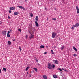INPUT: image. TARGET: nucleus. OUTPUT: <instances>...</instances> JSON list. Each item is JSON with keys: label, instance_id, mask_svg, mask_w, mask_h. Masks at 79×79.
<instances>
[{"label": "nucleus", "instance_id": "obj_48", "mask_svg": "<svg viewBox=\"0 0 79 79\" xmlns=\"http://www.w3.org/2000/svg\"><path fill=\"white\" fill-rule=\"evenodd\" d=\"M47 20H48V18H47Z\"/></svg>", "mask_w": 79, "mask_h": 79}, {"label": "nucleus", "instance_id": "obj_1", "mask_svg": "<svg viewBox=\"0 0 79 79\" xmlns=\"http://www.w3.org/2000/svg\"><path fill=\"white\" fill-rule=\"evenodd\" d=\"M32 29V27H31L29 28L28 29V31L29 32V33L30 34H31V35H30L29 37V39H32V38H33L34 37V35H32V33H31V30Z\"/></svg>", "mask_w": 79, "mask_h": 79}, {"label": "nucleus", "instance_id": "obj_21", "mask_svg": "<svg viewBox=\"0 0 79 79\" xmlns=\"http://www.w3.org/2000/svg\"><path fill=\"white\" fill-rule=\"evenodd\" d=\"M29 67H27V68L26 69V71H27L28 69H29Z\"/></svg>", "mask_w": 79, "mask_h": 79}, {"label": "nucleus", "instance_id": "obj_24", "mask_svg": "<svg viewBox=\"0 0 79 79\" xmlns=\"http://www.w3.org/2000/svg\"><path fill=\"white\" fill-rule=\"evenodd\" d=\"M30 16H31V17H32L33 16V14L32 13H31L30 14Z\"/></svg>", "mask_w": 79, "mask_h": 79}, {"label": "nucleus", "instance_id": "obj_49", "mask_svg": "<svg viewBox=\"0 0 79 79\" xmlns=\"http://www.w3.org/2000/svg\"><path fill=\"white\" fill-rule=\"evenodd\" d=\"M15 40H13V41H15Z\"/></svg>", "mask_w": 79, "mask_h": 79}, {"label": "nucleus", "instance_id": "obj_30", "mask_svg": "<svg viewBox=\"0 0 79 79\" xmlns=\"http://www.w3.org/2000/svg\"><path fill=\"white\" fill-rule=\"evenodd\" d=\"M52 68H55V65H54V64L52 65Z\"/></svg>", "mask_w": 79, "mask_h": 79}, {"label": "nucleus", "instance_id": "obj_27", "mask_svg": "<svg viewBox=\"0 0 79 79\" xmlns=\"http://www.w3.org/2000/svg\"><path fill=\"white\" fill-rule=\"evenodd\" d=\"M52 19H53V20H54V21H55V20H56V19L55 18H53Z\"/></svg>", "mask_w": 79, "mask_h": 79}, {"label": "nucleus", "instance_id": "obj_14", "mask_svg": "<svg viewBox=\"0 0 79 79\" xmlns=\"http://www.w3.org/2000/svg\"><path fill=\"white\" fill-rule=\"evenodd\" d=\"M53 77L54 78H55V79H56L57 78V76L56 75H53Z\"/></svg>", "mask_w": 79, "mask_h": 79}, {"label": "nucleus", "instance_id": "obj_39", "mask_svg": "<svg viewBox=\"0 0 79 79\" xmlns=\"http://www.w3.org/2000/svg\"><path fill=\"white\" fill-rule=\"evenodd\" d=\"M51 52H53V50H51Z\"/></svg>", "mask_w": 79, "mask_h": 79}, {"label": "nucleus", "instance_id": "obj_5", "mask_svg": "<svg viewBox=\"0 0 79 79\" xmlns=\"http://www.w3.org/2000/svg\"><path fill=\"white\" fill-rule=\"evenodd\" d=\"M6 32H7L6 31H4L1 32V33L2 35H5L6 34Z\"/></svg>", "mask_w": 79, "mask_h": 79}, {"label": "nucleus", "instance_id": "obj_47", "mask_svg": "<svg viewBox=\"0 0 79 79\" xmlns=\"http://www.w3.org/2000/svg\"><path fill=\"white\" fill-rule=\"evenodd\" d=\"M29 76L30 77H31V75H30Z\"/></svg>", "mask_w": 79, "mask_h": 79}, {"label": "nucleus", "instance_id": "obj_42", "mask_svg": "<svg viewBox=\"0 0 79 79\" xmlns=\"http://www.w3.org/2000/svg\"><path fill=\"white\" fill-rule=\"evenodd\" d=\"M54 48H56V46H54Z\"/></svg>", "mask_w": 79, "mask_h": 79}, {"label": "nucleus", "instance_id": "obj_11", "mask_svg": "<svg viewBox=\"0 0 79 79\" xmlns=\"http://www.w3.org/2000/svg\"><path fill=\"white\" fill-rule=\"evenodd\" d=\"M53 61L54 62V61H55V63L56 64H58V60H56L55 61V60H53Z\"/></svg>", "mask_w": 79, "mask_h": 79}, {"label": "nucleus", "instance_id": "obj_6", "mask_svg": "<svg viewBox=\"0 0 79 79\" xmlns=\"http://www.w3.org/2000/svg\"><path fill=\"white\" fill-rule=\"evenodd\" d=\"M73 26H74L75 27H77L78 26H79V23H77L75 25H73Z\"/></svg>", "mask_w": 79, "mask_h": 79}, {"label": "nucleus", "instance_id": "obj_43", "mask_svg": "<svg viewBox=\"0 0 79 79\" xmlns=\"http://www.w3.org/2000/svg\"><path fill=\"white\" fill-rule=\"evenodd\" d=\"M62 70H63L64 71L65 70H64V69H63V68H62Z\"/></svg>", "mask_w": 79, "mask_h": 79}, {"label": "nucleus", "instance_id": "obj_23", "mask_svg": "<svg viewBox=\"0 0 79 79\" xmlns=\"http://www.w3.org/2000/svg\"><path fill=\"white\" fill-rule=\"evenodd\" d=\"M6 68H3V70L4 71H6Z\"/></svg>", "mask_w": 79, "mask_h": 79}, {"label": "nucleus", "instance_id": "obj_26", "mask_svg": "<svg viewBox=\"0 0 79 79\" xmlns=\"http://www.w3.org/2000/svg\"><path fill=\"white\" fill-rule=\"evenodd\" d=\"M58 69L60 71H62V70L61 69V68H58Z\"/></svg>", "mask_w": 79, "mask_h": 79}, {"label": "nucleus", "instance_id": "obj_46", "mask_svg": "<svg viewBox=\"0 0 79 79\" xmlns=\"http://www.w3.org/2000/svg\"><path fill=\"white\" fill-rule=\"evenodd\" d=\"M33 29L34 30V31H35V28H33Z\"/></svg>", "mask_w": 79, "mask_h": 79}, {"label": "nucleus", "instance_id": "obj_36", "mask_svg": "<svg viewBox=\"0 0 79 79\" xmlns=\"http://www.w3.org/2000/svg\"><path fill=\"white\" fill-rule=\"evenodd\" d=\"M36 61L37 62L38 61V59H37L36 58Z\"/></svg>", "mask_w": 79, "mask_h": 79}, {"label": "nucleus", "instance_id": "obj_51", "mask_svg": "<svg viewBox=\"0 0 79 79\" xmlns=\"http://www.w3.org/2000/svg\"><path fill=\"white\" fill-rule=\"evenodd\" d=\"M27 74H28V72L27 73Z\"/></svg>", "mask_w": 79, "mask_h": 79}, {"label": "nucleus", "instance_id": "obj_41", "mask_svg": "<svg viewBox=\"0 0 79 79\" xmlns=\"http://www.w3.org/2000/svg\"><path fill=\"white\" fill-rule=\"evenodd\" d=\"M10 32H12V30H10Z\"/></svg>", "mask_w": 79, "mask_h": 79}, {"label": "nucleus", "instance_id": "obj_33", "mask_svg": "<svg viewBox=\"0 0 79 79\" xmlns=\"http://www.w3.org/2000/svg\"><path fill=\"white\" fill-rule=\"evenodd\" d=\"M9 13H11V11L9 10Z\"/></svg>", "mask_w": 79, "mask_h": 79}, {"label": "nucleus", "instance_id": "obj_44", "mask_svg": "<svg viewBox=\"0 0 79 79\" xmlns=\"http://www.w3.org/2000/svg\"><path fill=\"white\" fill-rule=\"evenodd\" d=\"M2 70V69H0V73H1V70Z\"/></svg>", "mask_w": 79, "mask_h": 79}, {"label": "nucleus", "instance_id": "obj_22", "mask_svg": "<svg viewBox=\"0 0 79 79\" xmlns=\"http://www.w3.org/2000/svg\"><path fill=\"white\" fill-rule=\"evenodd\" d=\"M18 31H19L20 32H21V29L19 28L18 29Z\"/></svg>", "mask_w": 79, "mask_h": 79}, {"label": "nucleus", "instance_id": "obj_29", "mask_svg": "<svg viewBox=\"0 0 79 79\" xmlns=\"http://www.w3.org/2000/svg\"><path fill=\"white\" fill-rule=\"evenodd\" d=\"M71 29H72L74 30V27H72Z\"/></svg>", "mask_w": 79, "mask_h": 79}, {"label": "nucleus", "instance_id": "obj_31", "mask_svg": "<svg viewBox=\"0 0 79 79\" xmlns=\"http://www.w3.org/2000/svg\"><path fill=\"white\" fill-rule=\"evenodd\" d=\"M25 37L27 38V37H28V36H27V35H26L25 36Z\"/></svg>", "mask_w": 79, "mask_h": 79}, {"label": "nucleus", "instance_id": "obj_28", "mask_svg": "<svg viewBox=\"0 0 79 79\" xmlns=\"http://www.w3.org/2000/svg\"><path fill=\"white\" fill-rule=\"evenodd\" d=\"M73 56H77V55L75 54H73Z\"/></svg>", "mask_w": 79, "mask_h": 79}, {"label": "nucleus", "instance_id": "obj_10", "mask_svg": "<svg viewBox=\"0 0 79 79\" xmlns=\"http://www.w3.org/2000/svg\"><path fill=\"white\" fill-rule=\"evenodd\" d=\"M14 14L15 15H18L19 14V13L17 12H14Z\"/></svg>", "mask_w": 79, "mask_h": 79}, {"label": "nucleus", "instance_id": "obj_20", "mask_svg": "<svg viewBox=\"0 0 79 79\" xmlns=\"http://www.w3.org/2000/svg\"><path fill=\"white\" fill-rule=\"evenodd\" d=\"M19 48L20 49V52H21V48L20 46H19Z\"/></svg>", "mask_w": 79, "mask_h": 79}, {"label": "nucleus", "instance_id": "obj_19", "mask_svg": "<svg viewBox=\"0 0 79 79\" xmlns=\"http://www.w3.org/2000/svg\"><path fill=\"white\" fill-rule=\"evenodd\" d=\"M44 46L43 45H41L40 46V48H44Z\"/></svg>", "mask_w": 79, "mask_h": 79}, {"label": "nucleus", "instance_id": "obj_35", "mask_svg": "<svg viewBox=\"0 0 79 79\" xmlns=\"http://www.w3.org/2000/svg\"><path fill=\"white\" fill-rule=\"evenodd\" d=\"M47 52H44V54H47Z\"/></svg>", "mask_w": 79, "mask_h": 79}, {"label": "nucleus", "instance_id": "obj_3", "mask_svg": "<svg viewBox=\"0 0 79 79\" xmlns=\"http://www.w3.org/2000/svg\"><path fill=\"white\" fill-rule=\"evenodd\" d=\"M56 33L54 32H53L52 33V38H55V36H56Z\"/></svg>", "mask_w": 79, "mask_h": 79}, {"label": "nucleus", "instance_id": "obj_50", "mask_svg": "<svg viewBox=\"0 0 79 79\" xmlns=\"http://www.w3.org/2000/svg\"><path fill=\"white\" fill-rule=\"evenodd\" d=\"M64 70V71H66V70Z\"/></svg>", "mask_w": 79, "mask_h": 79}, {"label": "nucleus", "instance_id": "obj_18", "mask_svg": "<svg viewBox=\"0 0 79 79\" xmlns=\"http://www.w3.org/2000/svg\"><path fill=\"white\" fill-rule=\"evenodd\" d=\"M36 21H38L39 20V18H38V16H36Z\"/></svg>", "mask_w": 79, "mask_h": 79}, {"label": "nucleus", "instance_id": "obj_2", "mask_svg": "<svg viewBox=\"0 0 79 79\" xmlns=\"http://www.w3.org/2000/svg\"><path fill=\"white\" fill-rule=\"evenodd\" d=\"M48 67L49 69H52V65L50 64H49L48 66Z\"/></svg>", "mask_w": 79, "mask_h": 79}, {"label": "nucleus", "instance_id": "obj_34", "mask_svg": "<svg viewBox=\"0 0 79 79\" xmlns=\"http://www.w3.org/2000/svg\"><path fill=\"white\" fill-rule=\"evenodd\" d=\"M2 23L1 22V21H0V25L2 24Z\"/></svg>", "mask_w": 79, "mask_h": 79}, {"label": "nucleus", "instance_id": "obj_4", "mask_svg": "<svg viewBox=\"0 0 79 79\" xmlns=\"http://www.w3.org/2000/svg\"><path fill=\"white\" fill-rule=\"evenodd\" d=\"M17 7L18 8H21V9H23V10H26V9L25 8L20 6H18Z\"/></svg>", "mask_w": 79, "mask_h": 79}, {"label": "nucleus", "instance_id": "obj_32", "mask_svg": "<svg viewBox=\"0 0 79 79\" xmlns=\"http://www.w3.org/2000/svg\"><path fill=\"white\" fill-rule=\"evenodd\" d=\"M10 31H8L7 34H10Z\"/></svg>", "mask_w": 79, "mask_h": 79}, {"label": "nucleus", "instance_id": "obj_12", "mask_svg": "<svg viewBox=\"0 0 79 79\" xmlns=\"http://www.w3.org/2000/svg\"><path fill=\"white\" fill-rule=\"evenodd\" d=\"M35 23L36 24V26L37 27H39V24H38V23H37V22L35 21Z\"/></svg>", "mask_w": 79, "mask_h": 79}, {"label": "nucleus", "instance_id": "obj_37", "mask_svg": "<svg viewBox=\"0 0 79 79\" xmlns=\"http://www.w3.org/2000/svg\"><path fill=\"white\" fill-rule=\"evenodd\" d=\"M63 79H66V78L65 77H63Z\"/></svg>", "mask_w": 79, "mask_h": 79}, {"label": "nucleus", "instance_id": "obj_45", "mask_svg": "<svg viewBox=\"0 0 79 79\" xmlns=\"http://www.w3.org/2000/svg\"><path fill=\"white\" fill-rule=\"evenodd\" d=\"M28 0H25V2H27Z\"/></svg>", "mask_w": 79, "mask_h": 79}, {"label": "nucleus", "instance_id": "obj_38", "mask_svg": "<svg viewBox=\"0 0 79 79\" xmlns=\"http://www.w3.org/2000/svg\"><path fill=\"white\" fill-rule=\"evenodd\" d=\"M8 19H10V16H8Z\"/></svg>", "mask_w": 79, "mask_h": 79}, {"label": "nucleus", "instance_id": "obj_15", "mask_svg": "<svg viewBox=\"0 0 79 79\" xmlns=\"http://www.w3.org/2000/svg\"><path fill=\"white\" fill-rule=\"evenodd\" d=\"M64 46H63L61 48V50H64Z\"/></svg>", "mask_w": 79, "mask_h": 79}, {"label": "nucleus", "instance_id": "obj_52", "mask_svg": "<svg viewBox=\"0 0 79 79\" xmlns=\"http://www.w3.org/2000/svg\"><path fill=\"white\" fill-rule=\"evenodd\" d=\"M55 10H56V9H55Z\"/></svg>", "mask_w": 79, "mask_h": 79}, {"label": "nucleus", "instance_id": "obj_7", "mask_svg": "<svg viewBox=\"0 0 79 79\" xmlns=\"http://www.w3.org/2000/svg\"><path fill=\"white\" fill-rule=\"evenodd\" d=\"M76 9L77 10V13H79V7H78V6H76Z\"/></svg>", "mask_w": 79, "mask_h": 79}, {"label": "nucleus", "instance_id": "obj_8", "mask_svg": "<svg viewBox=\"0 0 79 79\" xmlns=\"http://www.w3.org/2000/svg\"><path fill=\"white\" fill-rule=\"evenodd\" d=\"M9 8L10 10H15V7H10Z\"/></svg>", "mask_w": 79, "mask_h": 79}, {"label": "nucleus", "instance_id": "obj_17", "mask_svg": "<svg viewBox=\"0 0 79 79\" xmlns=\"http://www.w3.org/2000/svg\"><path fill=\"white\" fill-rule=\"evenodd\" d=\"M33 69L35 70V71H36V72H37V68H33Z\"/></svg>", "mask_w": 79, "mask_h": 79}, {"label": "nucleus", "instance_id": "obj_25", "mask_svg": "<svg viewBox=\"0 0 79 79\" xmlns=\"http://www.w3.org/2000/svg\"><path fill=\"white\" fill-rule=\"evenodd\" d=\"M10 37V34H7V37Z\"/></svg>", "mask_w": 79, "mask_h": 79}, {"label": "nucleus", "instance_id": "obj_16", "mask_svg": "<svg viewBox=\"0 0 79 79\" xmlns=\"http://www.w3.org/2000/svg\"><path fill=\"white\" fill-rule=\"evenodd\" d=\"M73 48L74 49V50H75V51H77V49H76V48L74 46H73Z\"/></svg>", "mask_w": 79, "mask_h": 79}, {"label": "nucleus", "instance_id": "obj_13", "mask_svg": "<svg viewBox=\"0 0 79 79\" xmlns=\"http://www.w3.org/2000/svg\"><path fill=\"white\" fill-rule=\"evenodd\" d=\"M8 44L9 45H11V42L10 41H8Z\"/></svg>", "mask_w": 79, "mask_h": 79}, {"label": "nucleus", "instance_id": "obj_40", "mask_svg": "<svg viewBox=\"0 0 79 79\" xmlns=\"http://www.w3.org/2000/svg\"><path fill=\"white\" fill-rule=\"evenodd\" d=\"M52 54H54V52H52Z\"/></svg>", "mask_w": 79, "mask_h": 79}, {"label": "nucleus", "instance_id": "obj_9", "mask_svg": "<svg viewBox=\"0 0 79 79\" xmlns=\"http://www.w3.org/2000/svg\"><path fill=\"white\" fill-rule=\"evenodd\" d=\"M43 78L44 79H47V76L45 75H43Z\"/></svg>", "mask_w": 79, "mask_h": 79}]
</instances>
